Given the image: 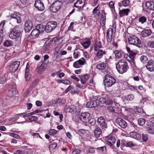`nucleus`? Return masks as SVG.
<instances>
[{"label":"nucleus","instance_id":"1","mask_svg":"<svg viewBox=\"0 0 154 154\" xmlns=\"http://www.w3.org/2000/svg\"><path fill=\"white\" fill-rule=\"evenodd\" d=\"M116 68L120 74L126 72L128 69V63L124 59L120 60L116 64Z\"/></svg>","mask_w":154,"mask_h":154},{"label":"nucleus","instance_id":"2","mask_svg":"<svg viewBox=\"0 0 154 154\" xmlns=\"http://www.w3.org/2000/svg\"><path fill=\"white\" fill-rule=\"evenodd\" d=\"M104 78L105 85L107 87H111L116 83V79L110 75L108 74L106 75Z\"/></svg>","mask_w":154,"mask_h":154},{"label":"nucleus","instance_id":"3","mask_svg":"<svg viewBox=\"0 0 154 154\" xmlns=\"http://www.w3.org/2000/svg\"><path fill=\"white\" fill-rule=\"evenodd\" d=\"M128 41L130 44L140 47L141 44V42L140 39L135 35L130 36L128 38Z\"/></svg>","mask_w":154,"mask_h":154},{"label":"nucleus","instance_id":"4","mask_svg":"<svg viewBox=\"0 0 154 154\" xmlns=\"http://www.w3.org/2000/svg\"><path fill=\"white\" fill-rule=\"evenodd\" d=\"M9 34V37L12 39H15L18 38L21 35V32L18 28L16 26L11 30Z\"/></svg>","mask_w":154,"mask_h":154},{"label":"nucleus","instance_id":"5","mask_svg":"<svg viewBox=\"0 0 154 154\" xmlns=\"http://www.w3.org/2000/svg\"><path fill=\"white\" fill-rule=\"evenodd\" d=\"M57 23L54 21L48 22L45 26V31L47 33L52 32L57 26Z\"/></svg>","mask_w":154,"mask_h":154},{"label":"nucleus","instance_id":"6","mask_svg":"<svg viewBox=\"0 0 154 154\" xmlns=\"http://www.w3.org/2000/svg\"><path fill=\"white\" fill-rule=\"evenodd\" d=\"M61 5L60 1H56L50 7V10L52 12L56 13L60 9Z\"/></svg>","mask_w":154,"mask_h":154},{"label":"nucleus","instance_id":"7","mask_svg":"<svg viewBox=\"0 0 154 154\" xmlns=\"http://www.w3.org/2000/svg\"><path fill=\"white\" fill-rule=\"evenodd\" d=\"M21 14L20 13L14 12V14H11L8 17H10V19L11 21H14L15 22H17V23H20L21 22Z\"/></svg>","mask_w":154,"mask_h":154},{"label":"nucleus","instance_id":"8","mask_svg":"<svg viewBox=\"0 0 154 154\" xmlns=\"http://www.w3.org/2000/svg\"><path fill=\"white\" fill-rule=\"evenodd\" d=\"M97 122L98 125L102 129L106 128L107 125L105 119L102 116H101L98 118Z\"/></svg>","mask_w":154,"mask_h":154},{"label":"nucleus","instance_id":"9","mask_svg":"<svg viewBox=\"0 0 154 154\" xmlns=\"http://www.w3.org/2000/svg\"><path fill=\"white\" fill-rule=\"evenodd\" d=\"M33 27V23L30 20L26 21L24 24V30L26 32H29Z\"/></svg>","mask_w":154,"mask_h":154},{"label":"nucleus","instance_id":"10","mask_svg":"<svg viewBox=\"0 0 154 154\" xmlns=\"http://www.w3.org/2000/svg\"><path fill=\"white\" fill-rule=\"evenodd\" d=\"M116 122L117 125L122 128H124L127 126L126 122L121 118H118L116 120Z\"/></svg>","mask_w":154,"mask_h":154},{"label":"nucleus","instance_id":"11","mask_svg":"<svg viewBox=\"0 0 154 154\" xmlns=\"http://www.w3.org/2000/svg\"><path fill=\"white\" fill-rule=\"evenodd\" d=\"M34 6L38 11H42L45 9L44 5L40 0H36Z\"/></svg>","mask_w":154,"mask_h":154},{"label":"nucleus","instance_id":"12","mask_svg":"<svg viewBox=\"0 0 154 154\" xmlns=\"http://www.w3.org/2000/svg\"><path fill=\"white\" fill-rule=\"evenodd\" d=\"M65 102V101L63 99L58 98L56 100H54L51 101L50 102V105H56V106L59 105H62Z\"/></svg>","mask_w":154,"mask_h":154},{"label":"nucleus","instance_id":"13","mask_svg":"<svg viewBox=\"0 0 154 154\" xmlns=\"http://www.w3.org/2000/svg\"><path fill=\"white\" fill-rule=\"evenodd\" d=\"M90 114L88 112L82 113L80 116L81 120L83 122H87L90 117Z\"/></svg>","mask_w":154,"mask_h":154},{"label":"nucleus","instance_id":"14","mask_svg":"<svg viewBox=\"0 0 154 154\" xmlns=\"http://www.w3.org/2000/svg\"><path fill=\"white\" fill-rule=\"evenodd\" d=\"M97 51V52L94 58V60L95 61H97L102 58L106 54L105 51L102 49L99 50Z\"/></svg>","mask_w":154,"mask_h":154},{"label":"nucleus","instance_id":"15","mask_svg":"<svg viewBox=\"0 0 154 154\" xmlns=\"http://www.w3.org/2000/svg\"><path fill=\"white\" fill-rule=\"evenodd\" d=\"M146 67L147 70L150 72H152L154 71V61L152 60H149L146 65Z\"/></svg>","mask_w":154,"mask_h":154},{"label":"nucleus","instance_id":"16","mask_svg":"<svg viewBox=\"0 0 154 154\" xmlns=\"http://www.w3.org/2000/svg\"><path fill=\"white\" fill-rule=\"evenodd\" d=\"M145 128L149 133L154 134V125L153 124L147 122L146 123Z\"/></svg>","mask_w":154,"mask_h":154},{"label":"nucleus","instance_id":"17","mask_svg":"<svg viewBox=\"0 0 154 154\" xmlns=\"http://www.w3.org/2000/svg\"><path fill=\"white\" fill-rule=\"evenodd\" d=\"M20 62L18 61H14L11 65L10 67L12 72H14L17 71L20 65Z\"/></svg>","mask_w":154,"mask_h":154},{"label":"nucleus","instance_id":"18","mask_svg":"<svg viewBox=\"0 0 154 154\" xmlns=\"http://www.w3.org/2000/svg\"><path fill=\"white\" fill-rule=\"evenodd\" d=\"M86 0H77L74 4L75 7L79 8H82L85 5Z\"/></svg>","mask_w":154,"mask_h":154},{"label":"nucleus","instance_id":"19","mask_svg":"<svg viewBox=\"0 0 154 154\" xmlns=\"http://www.w3.org/2000/svg\"><path fill=\"white\" fill-rule=\"evenodd\" d=\"M130 136L135 139L140 140L141 139V135L140 134L136 132H132L130 133Z\"/></svg>","mask_w":154,"mask_h":154},{"label":"nucleus","instance_id":"20","mask_svg":"<svg viewBox=\"0 0 154 154\" xmlns=\"http://www.w3.org/2000/svg\"><path fill=\"white\" fill-rule=\"evenodd\" d=\"M48 62H43L41 65L37 68L38 72L41 73V72L45 70L47 67Z\"/></svg>","mask_w":154,"mask_h":154},{"label":"nucleus","instance_id":"21","mask_svg":"<svg viewBox=\"0 0 154 154\" xmlns=\"http://www.w3.org/2000/svg\"><path fill=\"white\" fill-rule=\"evenodd\" d=\"M152 32L150 29L144 30L141 32V35L142 37L146 38L150 36Z\"/></svg>","mask_w":154,"mask_h":154},{"label":"nucleus","instance_id":"22","mask_svg":"<svg viewBox=\"0 0 154 154\" xmlns=\"http://www.w3.org/2000/svg\"><path fill=\"white\" fill-rule=\"evenodd\" d=\"M96 150L97 152L102 154H106L107 152L106 147L105 146L97 147Z\"/></svg>","mask_w":154,"mask_h":154},{"label":"nucleus","instance_id":"23","mask_svg":"<svg viewBox=\"0 0 154 154\" xmlns=\"http://www.w3.org/2000/svg\"><path fill=\"white\" fill-rule=\"evenodd\" d=\"M146 7L150 10H154V2L152 1H147L145 4Z\"/></svg>","mask_w":154,"mask_h":154},{"label":"nucleus","instance_id":"24","mask_svg":"<svg viewBox=\"0 0 154 154\" xmlns=\"http://www.w3.org/2000/svg\"><path fill=\"white\" fill-rule=\"evenodd\" d=\"M102 131L100 128H97L94 131V134L97 138L100 137V135H102Z\"/></svg>","mask_w":154,"mask_h":154},{"label":"nucleus","instance_id":"25","mask_svg":"<svg viewBox=\"0 0 154 154\" xmlns=\"http://www.w3.org/2000/svg\"><path fill=\"white\" fill-rule=\"evenodd\" d=\"M100 12L99 10V6H97L93 10V13L94 14V17L96 19L98 18L100 15Z\"/></svg>","mask_w":154,"mask_h":154},{"label":"nucleus","instance_id":"26","mask_svg":"<svg viewBox=\"0 0 154 154\" xmlns=\"http://www.w3.org/2000/svg\"><path fill=\"white\" fill-rule=\"evenodd\" d=\"M69 109V112H73V113H78L80 112V109L79 106H71Z\"/></svg>","mask_w":154,"mask_h":154},{"label":"nucleus","instance_id":"27","mask_svg":"<svg viewBox=\"0 0 154 154\" xmlns=\"http://www.w3.org/2000/svg\"><path fill=\"white\" fill-rule=\"evenodd\" d=\"M79 133L84 136L88 137L89 136V132L88 130L80 129L79 130Z\"/></svg>","mask_w":154,"mask_h":154},{"label":"nucleus","instance_id":"28","mask_svg":"<svg viewBox=\"0 0 154 154\" xmlns=\"http://www.w3.org/2000/svg\"><path fill=\"white\" fill-rule=\"evenodd\" d=\"M35 28L38 29L40 33H43L45 30V26L42 24H38L35 26Z\"/></svg>","mask_w":154,"mask_h":154},{"label":"nucleus","instance_id":"29","mask_svg":"<svg viewBox=\"0 0 154 154\" xmlns=\"http://www.w3.org/2000/svg\"><path fill=\"white\" fill-rule=\"evenodd\" d=\"M129 11L130 10L128 9H123L120 11L119 14L120 16L122 17L125 15H128Z\"/></svg>","mask_w":154,"mask_h":154},{"label":"nucleus","instance_id":"30","mask_svg":"<svg viewBox=\"0 0 154 154\" xmlns=\"http://www.w3.org/2000/svg\"><path fill=\"white\" fill-rule=\"evenodd\" d=\"M40 33L38 31V29L35 28V29L32 30L31 33V35L34 38L38 36Z\"/></svg>","mask_w":154,"mask_h":154},{"label":"nucleus","instance_id":"31","mask_svg":"<svg viewBox=\"0 0 154 154\" xmlns=\"http://www.w3.org/2000/svg\"><path fill=\"white\" fill-rule=\"evenodd\" d=\"M122 141L127 147H132L135 146V144H134L132 141H129L127 142L124 140H122Z\"/></svg>","mask_w":154,"mask_h":154},{"label":"nucleus","instance_id":"32","mask_svg":"<svg viewBox=\"0 0 154 154\" xmlns=\"http://www.w3.org/2000/svg\"><path fill=\"white\" fill-rule=\"evenodd\" d=\"M39 82V79H35L32 82L31 85L29 86V88L32 90L33 88H34L36 86V85Z\"/></svg>","mask_w":154,"mask_h":154},{"label":"nucleus","instance_id":"33","mask_svg":"<svg viewBox=\"0 0 154 154\" xmlns=\"http://www.w3.org/2000/svg\"><path fill=\"white\" fill-rule=\"evenodd\" d=\"M106 66V64L104 63H102L98 64L96 66L97 68L99 70H103Z\"/></svg>","mask_w":154,"mask_h":154},{"label":"nucleus","instance_id":"34","mask_svg":"<svg viewBox=\"0 0 154 154\" xmlns=\"http://www.w3.org/2000/svg\"><path fill=\"white\" fill-rule=\"evenodd\" d=\"M136 55H133L131 54H129V55H127L126 57V58L127 59V60L131 62V63H134V62H133V60H134V57Z\"/></svg>","mask_w":154,"mask_h":154},{"label":"nucleus","instance_id":"35","mask_svg":"<svg viewBox=\"0 0 154 154\" xmlns=\"http://www.w3.org/2000/svg\"><path fill=\"white\" fill-rule=\"evenodd\" d=\"M117 107L118 106H108L107 109L109 112L116 113L118 110V108Z\"/></svg>","mask_w":154,"mask_h":154},{"label":"nucleus","instance_id":"36","mask_svg":"<svg viewBox=\"0 0 154 154\" xmlns=\"http://www.w3.org/2000/svg\"><path fill=\"white\" fill-rule=\"evenodd\" d=\"M13 45V43L12 41L8 40H6L4 42V46L8 47H11Z\"/></svg>","mask_w":154,"mask_h":154},{"label":"nucleus","instance_id":"37","mask_svg":"<svg viewBox=\"0 0 154 154\" xmlns=\"http://www.w3.org/2000/svg\"><path fill=\"white\" fill-rule=\"evenodd\" d=\"M91 43V41L88 40L85 41L84 42L81 43V44L83 46L85 49H86L89 47Z\"/></svg>","mask_w":154,"mask_h":154},{"label":"nucleus","instance_id":"38","mask_svg":"<svg viewBox=\"0 0 154 154\" xmlns=\"http://www.w3.org/2000/svg\"><path fill=\"white\" fill-rule=\"evenodd\" d=\"M50 44L48 41H46L42 47L43 51H45L48 49L49 47Z\"/></svg>","mask_w":154,"mask_h":154},{"label":"nucleus","instance_id":"39","mask_svg":"<svg viewBox=\"0 0 154 154\" xmlns=\"http://www.w3.org/2000/svg\"><path fill=\"white\" fill-rule=\"evenodd\" d=\"M138 124L141 126H143L146 122V120L143 118H140L138 119Z\"/></svg>","mask_w":154,"mask_h":154},{"label":"nucleus","instance_id":"40","mask_svg":"<svg viewBox=\"0 0 154 154\" xmlns=\"http://www.w3.org/2000/svg\"><path fill=\"white\" fill-rule=\"evenodd\" d=\"M140 60L143 63H146L148 61V59L146 56L143 55L140 57Z\"/></svg>","mask_w":154,"mask_h":154},{"label":"nucleus","instance_id":"41","mask_svg":"<svg viewBox=\"0 0 154 154\" xmlns=\"http://www.w3.org/2000/svg\"><path fill=\"white\" fill-rule=\"evenodd\" d=\"M34 112H31V113H28L27 114H25V112H23V113H21L15 115L14 116L16 117V116H21L23 114H25L23 116V117L25 118L26 117H27V116H29L31 115H33L34 114Z\"/></svg>","mask_w":154,"mask_h":154},{"label":"nucleus","instance_id":"42","mask_svg":"<svg viewBox=\"0 0 154 154\" xmlns=\"http://www.w3.org/2000/svg\"><path fill=\"white\" fill-rule=\"evenodd\" d=\"M102 47L101 45L100 42H99L97 43L96 44H95L94 47V51H97V50H100V48H101Z\"/></svg>","mask_w":154,"mask_h":154},{"label":"nucleus","instance_id":"43","mask_svg":"<svg viewBox=\"0 0 154 154\" xmlns=\"http://www.w3.org/2000/svg\"><path fill=\"white\" fill-rule=\"evenodd\" d=\"M8 92L9 96L10 97L13 96L16 92L15 89L14 88H12L8 91Z\"/></svg>","mask_w":154,"mask_h":154},{"label":"nucleus","instance_id":"44","mask_svg":"<svg viewBox=\"0 0 154 154\" xmlns=\"http://www.w3.org/2000/svg\"><path fill=\"white\" fill-rule=\"evenodd\" d=\"M136 112L137 113L143 114L144 112L143 108L142 107H137L136 108Z\"/></svg>","mask_w":154,"mask_h":154},{"label":"nucleus","instance_id":"45","mask_svg":"<svg viewBox=\"0 0 154 154\" xmlns=\"http://www.w3.org/2000/svg\"><path fill=\"white\" fill-rule=\"evenodd\" d=\"M88 121L89 123L92 126L94 125L96 122V120L93 118H91L90 119H89Z\"/></svg>","mask_w":154,"mask_h":154},{"label":"nucleus","instance_id":"46","mask_svg":"<svg viewBox=\"0 0 154 154\" xmlns=\"http://www.w3.org/2000/svg\"><path fill=\"white\" fill-rule=\"evenodd\" d=\"M116 58H119L121 57V54L120 52L118 50H115L114 51Z\"/></svg>","mask_w":154,"mask_h":154},{"label":"nucleus","instance_id":"47","mask_svg":"<svg viewBox=\"0 0 154 154\" xmlns=\"http://www.w3.org/2000/svg\"><path fill=\"white\" fill-rule=\"evenodd\" d=\"M146 20V18L144 16H142L140 17L139 18V22L141 24H143L145 22Z\"/></svg>","mask_w":154,"mask_h":154},{"label":"nucleus","instance_id":"48","mask_svg":"<svg viewBox=\"0 0 154 154\" xmlns=\"http://www.w3.org/2000/svg\"><path fill=\"white\" fill-rule=\"evenodd\" d=\"M106 144L109 146L112 149H115L116 148L115 146L114 145V144H113L112 142L109 141L107 140L106 141Z\"/></svg>","mask_w":154,"mask_h":154},{"label":"nucleus","instance_id":"49","mask_svg":"<svg viewBox=\"0 0 154 154\" xmlns=\"http://www.w3.org/2000/svg\"><path fill=\"white\" fill-rule=\"evenodd\" d=\"M5 24V22L2 21L0 24V32L1 33H3V30L4 29V26Z\"/></svg>","mask_w":154,"mask_h":154},{"label":"nucleus","instance_id":"50","mask_svg":"<svg viewBox=\"0 0 154 154\" xmlns=\"http://www.w3.org/2000/svg\"><path fill=\"white\" fill-rule=\"evenodd\" d=\"M130 1L129 0H123L122 3V5L124 6H128L130 4Z\"/></svg>","mask_w":154,"mask_h":154},{"label":"nucleus","instance_id":"51","mask_svg":"<svg viewBox=\"0 0 154 154\" xmlns=\"http://www.w3.org/2000/svg\"><path fill=\"white\" fill-rule=\"evenodd\" d=\"M107 138L108 140L112 141V142L113 144L115 143L116 139L114 137L112 136V135H109L107 137Z\"/></svg>","mask_w":154,"mask_h":154},{"label":"nucleus","instance_id":"52","mask_svg":"<svg viewBox=\"0 0 154 154\" xmlns=\"http://www.w3.org/2000/svg\"><path fill=\"white\" fill-rule=\"evenodd\" d=\"M126 48L128 52L129 53V54H131L132 55H136V53L131 51L130 48L127 45L126 46Z\"/></svg>","mask_w":154,"mask_h":154},{"label":"nucleus","instance_id":"53","mask_svg":"<svg viewBox=\"0 0 154 154\" xmlns=\"http://www.w3.org/2000/svg\"><path fill=\"white\" fill-rule=\"evenodd\" d=\"M125 99L128 100H131L134 98V96L132 94H130L125 97Z\"/></svg>","mask_w":154,"mask_h":154},{"label":"nucleus","instance_id":"54","mask_svg":"<svg viewBox=\"0 0 154 154\" xmlns=\"http://www.w3.org/2000/svg\"><path fill=\"white\" fill-rule=\"evenodd\" d=\"M112 30L111 28H109L107 30L106 36H112Z\"/></svg>","mask_w":154,"mask_h":154},{"label":"nucleus","instance_id":"55","mask_svg":"<svg viewBox=\"0 0 154 154\" xmlns=\"http://www.w3.org/2000/svg\"><path fill=\"white\" fill-rule=\"evenodd\" d=\"M32 90L29 88L23 94V97H27L28 96V95L29 94Z\"/></svg>","mask_w":154,"mask_h":154},{"label":"nucleus","instance_id":"56","mask_svg":"<svg viewBox=\"0 0 154 154\" xmlns=\"http://www.w3.org/2000/svg\"><path fill=\"white\" fill-rule=\"evenodd\" d=\"M125 110L128 112L130 113V115L131 114H133L134 112H135L134 109H133L128 108H125Z\"/></svg>","mask_w":154,"mask_h":154},{"label":"nucleus","instance_id":"57","mask_svg":"<svg viewBox=\"0 0 154 154\" xmlns=\"http://www.w3.org/2000/svg\"><path fill=\"white\" fill-rule=\"evenodd\" d=\"M57 146V143L55 142H53L51 143V144L49 145V148L50 149H54Z\"/></svg>","mask_w":154,"mask_h":154},{"label":"nucleus","instance_id":"58","mask_svg":"<svg viewBox=\"0 0 154 154\" xmlns=\"http://www.w3.org/2000/svg\"><path fill=\"white\" fill-rule=\"evenodd\" d=\"M81 66L84 65L85 63V60L83 58H82L78 60Z\"/></svg>","mask_w":154,"mask_h":154},{"label":"nucleus","instance_id":"59","mask_svg":"<svg viewBox=\"0 0 154 154\" xmlns=\"http://www.w3.org/2000/svg\"><path fill=\"white\" fill-rule=\"evenodd\" d=\"M73 66L75 68H79L81 67V66L79 64L78 61L75 62L73 64Z\"/></svg>","mask_w":154,"mask_h":154},{"label":"nucleus","instance_id":"60","mask_svg":"<svg viewBox=\"0 0 154 154\" xmlns=\"http://www.w3.org/2000/svg\"><path fill=\"white\" fill-rule=\"evenodd\" d=\"M142 139L143 141L146 142L148 140V137L147 134H145L143 133L142 134Z\"/></svg>","mask_w":154,"mask_h":154},{"label":"nucleus","instance_id":"61","mask_svg":"<svg viewBox=\"0 0 154 154\" xmlns=\"http://www.w3.org/2000/svg\"><path fill=\"white\" fill-rule=\"evenodd\" d=\"M73 89V88L71 85H69V86L68 87V91H69V92H70L72 94H74L75 93L74 91H72Z\"/></svg>","mask_w":154,"mask_h":154},{"label":"nucleus","instance_id":"62","mask_svg":"<svg viewBox=\"0 0 154 154\" xmlns=\"http://www.w3.org/2000/svg\"><path fill=\"white\" fill-rule=\"evenodd\" d=\"M71 152L72 154H79L80 153L81 151L79 149H75L72 150Z\"/></svg>","mask_w":154,"mask_h":154},{"label":"nucleus","instance_id":"63","mask_svg":"<svg viewBox=\"0 0 154 154\" xmlns=\"http://www.w3.org/2000/svg\"><path fill=\"white\" fill-rule=\"evenodd\" d=\"M57 131L54 129H50L49 131V134L50 135H53L56 134Z\"/></svg>","mask_w":154,"mask_h":154},{"label":"nucleus","instance_id":"64","mask_svg":"<svg viewBox=\"0 0 154 154\" xmlns=\"http://www.w3.org/2000/svg\"><path fill=\"white\" fill-rule=\"evenodd\" d=\"M147 45L151 48H154V42L150 41L148 42L147 43Z\"/></svg>","mask_w":154,"mask_h":154}]
</instances>
